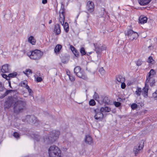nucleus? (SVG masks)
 Instances as JSON below:
<instances>
[{
    "label": "nucleus",
    "mask_w": 157,
    "mask_h": 157,
    "mask_svg": "<svg viewBox=\"0 0 157 157\" xmlns=\"http://www.w3.org/2000/svg\"><path fill=\"white\" fill-rule=\"evenodd\" d=\"M13 105V110L15 113L22 112L26 108V102L24 101L17 100L13 97H9L4 104L5 109H9Z\"/></svg>",
    "instance_id": "obj_1"
},
{
    "label": "nucleus",
    "mask_w": 157,
    "mask_h": 157,
    "mask_svg": "<svg viewBox=\"0 0 157 157\" xmlns=\"http://www.w3.org/2000/svg\"><path fill=\"white\" fill-rule=\"evenodd\" d=\"M59 134V131L53 130L50 132L49 136H46L44 138V141L46 144H52L58 138Z\"/></svg>",
    "instance_id": "obj_2"
},
{
    "label": "nucleus",
    "mask_w": 157,
    "mask_h": 157,
    "mask_svg": "<svg viewBox=\"0 0 157 157\" xmlns=\"http://www.w3.org/2000/svg\"><path fill=\"white\" fill-rule=\"evenodd\" d=\"M48 153L50 157H62L61 150L55 145L50 147L48 149Z\"/></svg>",
    "instance_id": "obj_3"
},
{
    "label": "nucleus",
    "mask_w": 157,
    "mask_h": 157,
    "mask_svg": "<svg viewBox=\"0 0 157 157\" xmlns=\"http://www.w3.org/2000/svg\"><path fill=\"white\" fill-rule=\"evenodd\" d=\"M74 73L76 75L80 78L85 80L88 79L87 77L86 73L79 66H77L74 68Z\"/></svg>",
    "instance_id": "obj_4"
},
{
    "label": "nucleus",
    "mask_w": 157,
    "mask_h": 157,
    "mask_svg": "<svg viewBox=\"0 0 157 157\" xmlns=\"http://www.w3.org/2000/svg\"><path fill=\"white\" fill-rule=\"evenodd\" d=\"M30 53L31 54L29 56L30 58L32 59L36 60L40 59L43 55V52L38 49L32 51Z\"/></svg>",
    "instance_id": "obj_5"
},
{
    "label": "nucleus",
    "mask_w": 157,
    "mask_h": 157,
    "mask_svg": "<svg viewBox=\"0 0 157 157\" xmlns=\"http://www.w3.org/2000/svg\"><path fill=\"white\" fill-rule=\"evenodd\" d=\"M94 45L95 48V51L97 53L98 57H100L102 51L106 50V47L105 46H101V44H94Z\"/></svg>",
    "instance_id": "obj_6"
},
{
    "label": "nucleus",
    "mask_w": 157,
    "mask_h": 157,
    "mask_svg": "<svg viewBox=\"0 0 157 157\" xmlns=\"http://www.w3.org/2000/svg\"><path fill=\"white\" fill-rule=\"evenodd\" d=\"M144 146V141L143 140L141 141L139 144L135 146L133 149V152L135 154V156L140 153L141 150L143 149Z\"/></svg>",
    "instance_id": "obj_7"
},
{
    "label": "nucleus",
    "mask_w": 157,
    "mask_h": 157,
    "mask_svg": "<svg viewBox=\"0 0 157 157\" xmlns=\"http://www.w3.org/2000/svg\"><path fill=\"white\" fill-rule=\"evenodd\" d=\"M94 112L95 113L94 118L96 120L98 121H101L103 118L104 115L102 112H101V109L97 108L94 109Z\"/></svg>",
    "instance_id": "obj_8"
},
{
    "label": "nucleus",
    "mask_w": 157,
    "mask_h": 157,
    "mask_svg": "<svg viewBox=\"0 0 157 157\" xmlns=\"http://www.w3.org/2000/svg\"><path fill=\"white\" fill-rule=\"evenodd\" d=\"M128 38L130 41H132L134 39H136L138 36V34L132 30L130 29L128 30Z\"/></svg>",
    "instance_id": "obj_9"
},
{
    "label": "nucleus",
    "mask_w": 157,
    "mask_h": 157,
    "mask_svg": "<svg viewBox=\"0 0 157 157\" xmlns=\"http://www.w3.org/2000/svg\"><path fill=\"white\" fill-rule=\"evenodd\" d=\"M65 13V9L63 6H61V8L59 10V21L61 24L63 25L64 24L65 19V16L64 13Z\"/></svg>",
    "instance_id": "obj_10"
},
{
    "label": "nucleus",
    "mask_w": 157,
    "mask_h": 157,
    "mask_svg": "<svg viewBox=\"0 0 157 157\" xmlns=\"http://www.w3.org/2000/svg\"><path fill=\"white\" fill-rule=\"evenodd\" d=\"M25 119L28 122L32 124H35L37 121L36 118L34 115H28Z\"/></svg>",
    "instance_id": "obj_11"
},
{
    "label": "nucleus",
    "mask_w": 157,
    "mask_h": 157,
    "mask_svg": "<svg viewBox=\"0 0 157 157\" xmlns=\"http://www.w3.org/2000/svg\"><path fill=\"white\" fill-rule=\"evenodd\" d=\"M98 103L101 105L104 104L109 105L110 103V100L108 97L107 96L103 97L99 99Z\"/></svg>",
    "instance_id": "obj_12"
},
{
    "label": "nucleus",
    "mask_w": 157,
    "mask_h": 157,
    "mask_svg": "<svg viewBox=\"0 0 157 157\" xmlns=\"http://www.w3.org/2000/svg\"><path fill=\"white\" fill-rule=\"evenodd\" d=\"M94 5L93 2L91 1H88L87 3L86 9L88 12H92L94 10Z\"/></svg>",
    "instance_id": "obj_13"
},
{
    "label": "nucleus",
    "mask_w": 157,
    "mask_h": 157,
    "mask_svg": "<svg viewBox=\"0 0 157 157\" xmlns=\"http://www.w3.org/2000/svg\"><path fill=\"white\" fill-rule=\"evenodd\" d=\"M53 32L56 35H58L60 33L61 30L59 24H56L55 25Z\"/></svg>",
    "instance_id": "obj_14"
},
{
    "label": "nucleus",
    "mask_w": 157,
    "mask_h": 157,
    "mask_svg": "<svg viewBox=\"0 0 157 157\" xmlns=\"http://www.w3.org/2000/svg\"><path fill=\"white\" fill-rule=\"evenodd\" d=\"M147 18L144 16H141L139 18V22L140 24H144L147 21Z\"/></svg>",
    "instance_id": "obj_15"
},
{
    "label": "nucleus",
    "mask_w": 157,
    "mask_h": 157,
    "mask_svg": "<svg viewBox=\"0 0 157 157\" xmlns=\"http://www.w3.org/2000/svg\"><path fill=\"white\" fill-rule=\"evenodd\" d=\"M9 66V65L8 64H5L3 65L1 69L2 72L6 73L9 72L10 71Z\"/></svg>",
    "instance_id": "obj_16"
},
{
    "label": "nucleus",
    "mask_w": 157,
    "mask_h": 157,
    "mask_svg": "<svg viewBox=\"0 0 157 157\" xmlns=\"http://www.w3.org/2000/svg\"><path fill=\"white\" fill-rule=\"evenodd\" d=\"M151 0H138V2L142 6H144L148 4Z\"/></svg>",
    "instance_id": "obj_17"
},
{
    "label": "nucleus",
    "mask_w": 157,
    "mask_h": 157,
    "mask_svg": "<svg viewBox=\"0 0 157 157\" xmlns=\"http://www.w3.org/2000/svg\"><path fill=\"white\" fill-rule=\"evenodd\" d=\"M149 81L148 82H146V80L145 82V85L147 86V84L149 83L150 85L151 86H152L155 85V79L152 78V77H150L149 78Z\"/></svg>",
    "instance_id": "obj_18"
},
{
    "label": "nucleus",
    "mask_w": 157,
    "mask_h": 157,
    "mask_svg": "<svg viewBox=\"0 0 157 157\" xmlns=\"http://www.w3.org/2000/svg\"><path fill=\"white\" fill-rule=\"evenodd\" d=\"M155 74V70L153 69H151L150 71L148 73V76L147 77L146 82H148L149 80V78H150V77H152L151 76L154 75Z\"/></svg>",
    "instance_id": "obj_19"
},
{
    "label": "nucleus",
    "mask_w": 157,
    "mask_h": 157,
    "mask_svg": "<svg viewBox=\"0 0 157 157\" xmlns=\"http://www.w3.org/2000/svg\"><path fill=\"white\" fill-rule=\"evenodd\" d=\"M70 48L71 50L75 56L76 57H78L79 56L78 52L74 46L72 45L71 46Z\"/></svg>",
    "instance_id": "obj_20"
},
{
    "label": "nucleus",
    "mask_w": 157,
    "mask_h": 157,
    "mask_svg": "<svg viewBox=\"0 0 157 157\" xmlns=\"http://www.w3.org/2000/svg\"><path fill=\"white\" fill-rule=\"evenodd\" d=\"M86 143L89 144H90L92 141V139L91 137L89 135H86L85 139Z\"/></svg>",
    "instance_id": "obj_21"
},
{
    "label": "nucleus",
    "mask_w": 157,
    "mask_h": 157,
    "mask_svg": "<svg viewBox=\"0 0 157 157\" xmlns=\"http://www.w3.org/2000/svg\"><path fill=\"white\" fill-rule=\"evenodd\" d=\"M117 81L119 83L124 82L125 81L124 78L121 75H118L116 77Z\"/></svg>",
    "instance_id": "obj_22"
},
{
    "label": "nucleus",
    "mask_w": 157,
    "mask_h": 157,
    "mask_svg": "<svg viewBox=\"0 0 157 157\" xmlns=\"http://www.w3.org/2000/svg\"><path fill=\"white\" fill-rule=\"evenodd\" d=\"M28 41L33 45H34L36 42V40L34 37L32 36H30L28 39Z\"/></svg>",
    "instance_id": "obj_23"
},
{
    "label": "nucleus",
    "mask_w": 157,
    "mask_h": 157,
    "mask_svg": "<svg viewBox=\"0 0 157 157\" xmlns=\"http://www.w3.org/2000/svg\"><path fill=\"white\" fill-rule=\"evenodd\" d=\"M62 46L60 44H58L55 47L54 52L56 53H59L60 50L62 48Z\"/></svg>",
    "instance_id": "obj_24"
},
{
    "label": "nucleus",
    "mask_w": 157,
    "mask_h": 157,
    "mask_svg": "<svg viewBox=\"0 0 157 157\" xmlns=\"http://www.w3.org/2000/svg\"><path fill=\"white\" fill-rule=\"evenodd\" d=\"M100 109L101 112H108L111 111V108L108 107H102Z\"/></svg>",
    "instance_id": "obj_25"
},
{
    "label": "nucleus",
    "mask_w": 157,
    "mask_h": 157,
    "mask_svg": "<svg viewBox=\"0 0 157 157\" xmlns=\"http://www.w3.org/2000/svg\"><path fill=\"white\" fill-rule=\"evenodd\" d=\"M148 85L147 84V86L145 85V86L143 88L142 90V92H144V94L146 95V96H147V92L148 91Z\"/></svg>",
    "instance_id": "obj_26"
},
{
    "label": "nucleus",
    "mask_w": 157,
    "mask_h": 157,
    "mask_svg": "<svg viewBox=\"0 0 157 157\" xmlns=\"http://www.w3.org/2000/svg\"><path fill=\"white\" fill-rule=\"evenodd\" d=\"M63 26L65 32L66 33H67L69 30L68 23L66 22L64 23V24H63Z\"/></svg>",
    "instance_id": "obj_27"
},
{
    "label": "nucleus",
    "mask_w": 157,
    "mask_h": 157,
    "mask_svg": "<svg viewBox=\"0 0 157 157\" xmlns=\"http://www.w3.org/2000/svg\"><path fill=\"white\" fill-rule=\"evenodd\" d=\"M135 92L136 94L138 96H140L141 93L142 92V91L141 88L137 87L136 90V91Z\"/></svg>",
    "instance_id": "obj_28"
},
{
    "label": "nucleus",
    "mask_w": 157,
    "mask_h": 157,
    "mask_svg": "<svg viewBox=\"0 0 157 157\" xmlns=\"http://www.w3.org/2000/svg\"><path fill=\"white\" fill-rule=\"evenodd\" d=\"M21 86L25 87L27 89L26 86H28L27 85V82L26 80H25L21 82Z\"/></svg>",
    "instance_id": "obj_29"
},
{
    "label": "nucleus",
    "mask_w": 157,
    "mask_h": 157,
    "mask_svg": "<svg viewBox=\"0 0 157 157\" xmlns=\"http://www.w3.org/2000/svg\"><path fill=\"white\" fill-rule=\"evenodd\" d=\"M15 91L14 90H6L5 92L4 93V94H3V97H5L9 93L11 92H14Z\"/></svg>",
    "instance_id": "obj_30"
},
{
    "label": "nucleus",
    "mask_w": 157,
    "mask_h": 157,
    "mask_svg": "<svg viewBox=\"0 0 157 157\" xmlns=\"http://www.w3.org/2000/svg\"><path fill=\"white\" fill-rule=\"evenodd\" d=\"M17 75V72H14L13 73H10L8 75L9 78H14Z\"/></svg>",
    "instance_id": "obj_31"
},
{
    "label": "nucleus",
    "mask_w": 157,
    "mask_h": 157,
    "mask_svg": "<svg viewBox=\"0 0 157 157\" xmlns=\"http://www.w3.org/2000/svg\"><path fill=\"white\" fill-rule=\"evenodd\" d=\"M93 98L96 100L97 101H98L99 98V96L98 94L96 92H95L94 95L93 96Z\"/></svg>",
    "instance_id": "obj_32"
},
{
    "label": "nucleus",
    "mask_w": 157,
    "mask_h": 157,
    "mask_svg": "<svg viewBox=\"0 0 157 157\" xmlns=\"http://www.w3.org/2000/svg\"><path fill=\"white\" fill-rule=\"evenodd\" d=\"M80 52L82 56H83L86 54V52L84 48L82 47L80 49Z\"/></svg>",
    "instance_id": "obj_33"
},
{
    "label": "nucleus",
    "mask_w": 157,
    "mask_h": 157,
    "mask_svg": "<svg viewBox=\"0 0 157 157\" xmlns=\"http://www.w3.org/2000/svg\"><path fill=\"white\" fill-rule=\"evenodd\" d=\"M27 89L28 90V91L29 93V95L33 96V91L31 89H30L29 86H26Z\"/></svg>",
    "instance_id": "obj_34"
},
{
    "label": "nucleus",
    "mask_w": 157,
    "mask_h": 157,
    "mask_svg": "<svg viewBox=\"0 0 157 157\" xmlns=\"http://www.w3.org/2000/svg\"><path fill=\"white\" fill-rule=\"evenodd\" d=\"M67 75L68 76L71 82H73L75 81V76L72 75H71L70 74H67Z\"/></svg>",
    "instance_id": "obj_35"
},
{
    "label": "nucleus",
    "mask_w": 157,
    "mask_h": 157,
    "mask_svg": "<svg viewBox=\"0 0 157 157\" xmlns=\"http://www.w3.org/2000/svg\"><path fill=\"white\" fill-rule=\"evenodd\" d=\"M90 105L94 106L96 104V102L94 99H91L89 102Z\"/></svg>",
    "instance_id": "obj_36"
},
{
    "label": "nucleus",
    "mask_w": 157,
    "mask_h": 157,
    "mask_svg": "<svg viewBox=\"0 0 157 157\" xmlns=\"http://www.w3.org/2000/svg\"><path fill=\"white\" fill-rule=\"evenodd\" d=\"M5 89H6L4 87V85L0 82V91H3Z\"/></svg>",
    "instance_id": "obj_37"
},
{
    "label": "nucleus",
    "mask_w": 157,
    "mask_h": 157,
    "mask_svg": "<svg viewBox=\"0 0 157 157\" xmlns=\"http://www.w3.org/2000/svg\"><path fill=\"white\" fill-rule=\"evenodd\" d=\"M131 107L132 109H136L137 108V105L135 103H133L131 105Z\"/></svg>",
    "instance_id": "obj_38"
},
{
    "label": "nucleus",
    "mask_w": 157,
    "mask_h": 157,
    "mask_svg": "<svg viewBox=\"0 0 157 157\" xmlns=\"http://www.w3.org/2000/svg\"><path fill=\"white\" fill-rule=\"evenodd\" d=\"M114 104L116 107H119L121 106V104L119 102L115 101L114 102Z\"/></svg>",
    "instance_id": "obj_39"
},
{
    "label": "nucleus",
    "mask_w": 157,
    "mask_h": 157,
    "mask_svg": "<svg viewBox=\"0 0 157 157\" xmlns=\"http://www.w3.org/2000/svg\"><path fill=\"white\" fill-rule=\"evenodd\" d=\"M153 97L157 100V90L152 94Z\"/></svg>",
    "instance_id": "obj_40"
},
{
    "label": "nucleus",
    "mask_w": 157,
    "mask_h": 157,
    "mask_svg": "<svg viewBox=\"0 0 157 157\" xmlns=\"http://www.w3.org/2000/svg\"><path fill=\"white\" fill-rule=\"evenodd\" d=\"M13 136L15 137L18 139L19 138L20 135L18 133L15 132L13 133Z\"/></svg>",
    "instance_id": "obj_41"
},
{
    "label": "nucleus",
    "mask_w": 157,
    "mask_h": 157,
    "mask_svg": "<svg viewBox=\"0 0 157 157\" xmlns=\"http://www.w3.org/2000/svg\"><path fill=\"white\" fill-rule=\"evenodd\" d=\"M2 76L3 78L6 79V80H9V75L7 76L5 74H2Z\"/></svg>",
    "instance_id": "obj_42"
},
{
    "label": "nucleus",
    "mask_w": 157,
    "mask_h": 157,
    "mask_svg": "<svg viewBox=\"0 0 157 157\" xmlns=\"http://www.w3.org/2000/svg\"><path fill=\"white\" fill-rule=\"evenodd\" d=\"M142 64V61L140 59H139L136 62V65L138 66H140Z\"/></svg>",
    "instance_id": "obj_43"
},
{
    "label": "nucleus",
    "mask_w": 157,
    "mask_h": 157,
    "mask_svg": "<svg viewBox=\"0 0 157 157\" xmlns=\"http://www.w3.org/2000/svg\"><path fill=\"white\" fill-rule=\"evenodd\" d=\"M153 59L152 58V57L151 56H150L148 57V59L147 62L148 63H152V61H153Z\"/></svg>",
    "instance_id": "obj_44"
},
{
    "label": "nucleus",
    "mask_w": 157,
    "mask_h": 157,
    "mask_svg": "<svg viewBox=\"0 0 157 157\" xmlns=\"http://www.w3.org/2000/svg\"><path fill=\"white\" fill-rule=\"evenodd\" d=\"M42 80V79L41 77H38L36 78V81L37 82H41Z\"/></svg>",
    "instance_id": "obj_45"
},
{
    "label": "nucleus",
    "mask_w": 157,
    "mask_h": 157,
    "mask_svg": "<svg viewBox=\"0 0 157 157\" xmlns=\"http://www.w3.org/2000/svg\"><path fill=\"white\" fill-rule=\"evenodd\" d=\"M121 88L123 89H124L126 87V85L125 83L124 82H121Z\"/></svg>",
    "instance_id": "obj_46"
},
{
    "label": "nucleus",
    "mask_w": 157,
    "mask_h": 157,
    "mask_svg": "<svg viewBox=\"0 0 157 157\" xmlns=\"http://www.w3.org/2000/svg\"><path fill=\"white\" fill-rule=\"evenodd\" d=\"M99 71L101 74L102 75L104 74L105 73V71L103 67L100 68L99 70Z\"/></svg>",
    "instance_id": "obj_47"
},
{
    "label": "nucleus",
    "mask_w": 157,
    "mask_h": 157,
    "mask_svg": "<svg viewBox=\"0 0 157 157\" xmlns=\"http://www.w3.org/2000/svg\"><path fill=\"white\" fill-rule=\"evenodd\" d=\"M40 136L36 135V136L34 138V139L36 140L37 141H38L40 140Z\"/></svg>",
    "instance_id": "obj_48"
},
{
    "label": "nucleus",
    "mask_w": 157,
    "mask_h": 157,
    "mask_svg": "<svg viewBox=\"0 0 157 157\" xmlns=\"http://www.w3.org/2000/svg\"><path fill=\"white\" fill-rule=\"evenodd\" d=\"M25 71L27 73H29V74L30 73L32 74V73L31 70L29 69H26L25 70Z\"/></svg>",
    "instance_id": "obj_49"
},
{
    "label": "nucleus",
    "mask_w": 157,
    "mask_h": 157,
    "mask_svg": "<svg viewBox=\"0 0 157 157\" xmlns=\"http://www.w3.org/2000/svg\"><path fill=\"white\" fill-rule=\"evenodd\" d=\"M101 11H103V15H104L105 14H106L107 13H106V11H105V8H101Z\"/></svg>",
    "instance_id": "obj_50"
},
{
    "label": "nucleus",
    "mask_w": 157,
    "mask_h": 157,
    "mask_svg": "<svg viewBox=\"0 0 157 157\" xmlns=\"http://www.w3.org/2000/svg\"><path fill=\"white\" fill-rule=\"evenodd\" d=\"M47 2V0H42V3L44 4H45Z\"/></svg>",
    "instance_id": "obj_51"
},
{
    "label": "nucleus",
    "mask_w": 157,
    "mask_h": 157,
    "mask_svg": "<svg viewBox=\"0 0 157 157\" xmlns=\"http://www.w3.org/2000/svg\"><path fill=\"white\" fill-rule=\"evenodd\" d=\"M8 83H9V86H10V87L11 88H12L11 86L10 81H9V80H8Z\"/></svg>",
    "instance_id": "obj_52"
},
{
    "label": "nucleus",
    "mask_w": 157,
    "mask_h": 157,
    "mask_svg": "<svg viewBox=\"0 0 157 157\" xmlns=\"http://www.w3.org/2000/svg\"><path fill=\"white\" fill-rule=\"evenodd\" d=\"M23 73L25 74V75H28V73H27L25 71H23Z\"/></svg>",
    "instance_id": "obj_53"
},
{
    "label": "nucleus",
    "mask_w": 157,
    "mask_h": 157,
    "mask_svg": "<svg viewBox=\"0 0 157 157\" xmlns=\"http://www.w3.org/2000/svg\"><path fill=\"white\" fill-rule=\"evenodd\" d=\"M52 20H50L49 21V24H50L51 23H52Z\"/></svg>",
    "instance_id": "obj_54"
},
{
    "label": "nucleus",
    "mask_w": 157,
    "mask_h": 157,
    "mask_svg": "<svg viewBox=\"0 0 157 157\" xmlns=\"http://www.w3.org/2000/svg\"><path fill=\"white\" fill-rule=\"evenodd\" d=\"M62 62L63 63H67L66 61H63Z\"/></svg>",
    "instance_id": "obj_55"
},
{
    "label": "nucleus",
    "mask_w": 157,
    "mask_h": 157,
    "mask_svg": "<svg viewBox=\"0 0 157 157\" xmlns=\"http://www.w3.org/2000/svg\"><path fill=\"white\" fill-rule=\"evenodd\" d=\"M67 74H70V72H67Z\"/></svg>",
    "instance_id": "obj_56"
},
{
    "label": "nucleus",
    "mask_w": 157,
    "mask_h": 157,
    "mask_svg": "<svg viewBox=\"0 0 157 157\" xmlns=\"http://www.w3.org/2000/svg\"><path fill=\"white\" fill-rule=\"evenodd\" d=\"M79 14H78V15L77 16V17H77V18L78 17V16H79Z\"/></svg>",
    "instance_id": "obj_57"
},
{
    "label": "nucleus",
    "mask_w": 157,
    "mask_h": 157,
    "mask_svg": "<svg viewBox=\"0 0 157 157\" xmlns=\"http://www.w3.org/2000/svg\"><path fill=\"white\" fill-rule=\"evenodd\" d=\"M125 35L126 36L127 35V33L125 32Z\"/></svg>",
    "instance_id": "obj_58"
},
{
    "label": "nucleus",
    "mask_w": 157,
    "mask_h": 157,
    "mask_svg": "<svg viewBox=\"0 0 157 157\" xmlns=\"http://www.w3.org/2000/svg\"><path fill=\"white\" fill-rule=\"evenodd\" d=\"M131 84V83H129V85L128 84V85H130Z\"/></svg>",
    "instance_id": "obj_59"
},
{
    "label": "nucleus",
    "mask_w": 157,
    "mask_h": 157,
    "mask_svg": "<svg viewBox=\"0 0 157 157\" xmlns=\"http://www.w3.org/2000/svg\"><path fill=\"white\" fill-rule=\"evenodd\" d=\"M151 47V46H149L148 47V48H150V47Z\"/></svg>",
    "instance_id": "obj_60"
},
{
    "label": "nucleus",
    "mask_w": 157,
    "mask_h": 157,
    "mask_svg": "<svg viewBox=\"0 0 157 157\" xmlns=\"http://www.w3.org/2000/svg\"><path fill=\"white\" fill-rule=\"evenodd\" d=\"M25 17V16H24V18Z\"/></svg>",
    "instance_id": "obj_61"
}]
</instances>
